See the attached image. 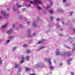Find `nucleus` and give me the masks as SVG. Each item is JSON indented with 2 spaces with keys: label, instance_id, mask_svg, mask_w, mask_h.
<instances>
[{
  "label": "nucleus",
  "instance_id": "f257e3e1",
  "mask_svg": "<svg viewBox=\"0 0 75 75\" xmlns=\"http://www.w3.org/2000/svg\"><path fill=\"white\" fill-rule=\"evenodd\" d=\"M66 54H67V56H70V55H71V52H67L66 53L65 52H60L59 51V49H57L56 50V54L57 55H61V56H64L66 55Z\"/></svg>",
  "mask_w": 75,
  "mask_h": 75
},
{
  "label": "nucleus",
  "instance_id": "f03ea898",
  "mask_svg": "<svg viewBox=\"0 0 75 75\" xmlns=\"http://www.w3.org/2000/svg\"><path fill=\"white\" fill-rule=\"evenodd\" d=\"M31 33V29H29L28 30V37L29 38H31V37H33V36H35V35H36V33H34L33 34V35H31L30 34V33Z\"/></svg>",
  "mask_w": 75,
  "mask_h": 75
},
{
  "label": "nucleus",
  "instance_id": "7ed1b4c3",
  "mask_svg": "<svg viewBox=\"0 0 75 75\" xmlns=\"http://www.w3.org/2000/svg\"><path fill=\"white\" fill-rule=\"evenodd\" d=\"M42 66H44V64L43 63H38L35 65V67H41Z\"/></svg>",
  "mask_w": 75,
  "mask_h": 75
},
{
  "label": "nucleus",
  "instance_id": "20e7f679",
  "mask_svg": "<svg viewBox=\"0 0 75 75\" xmlns=\"http://www.w3.org/2000/svg\"><path fill=\"white\" fill-rule=\"evenodd\" d=\"M7 33L8 34H10L11 33H13V29L12 28H11L10 29V30L7 31Z\"/></svg>",
  "mask_w": 75,
  "mask_h": 75
},
{
  "label": "nucleus",
  "instance_id": "39448f33",
  "mask_svg": "<svg viewBox=\"0 0 75 75\" xmlns=\"http://www.w3.org/2000/svg\"><path fill=\"white\" fill-rule=\"evenodd\" d=\"M22 60H21L20 64H23L24 61V55H22L21 57Z\"/></svg>",
  "mask_w": 75,
  "mask_h": 75
},
{
  "label": "nucleus",
  "instance_id": "423d86ee",
  "mask_svg": "<svg viewBox=\"0 0 75 75\" xmlns=\"http://www.w3.org/2000/svg\"><path fill=\"white\" fill-rule=\"evenodd\" d=\"M37 22L36 21H34L32 23V26L33 27H37Z\"/></svg>",
  "mask_w": 75,
  "mask_h": 75
},
{
  "label": "nucleus",
  "instance_id": "0eeeda50",
  "mask_svg": "<svg viewBox=\"0 0 75 75\" xmlns=\"http://www.w3.org/2000/svg\"><path fill=\"white\" fill-rule=\"evenodd\" d=\"M45 61H47L48 63H49V64H51V62H50L51 61L50 60V59L49 58H45Z\"/></svg>",
  "mask_w": 75,
  "mask_h": 75
},
{
  "label": "nucleus",
  "instance_id": "6e6552de",
  "mask_svg": "<svg viewBox=\"0 0 75 75\" xmlns=\"http://www.w3.org/2000/svg\"><path fill=\"white\" fill-rule=\"evenodd\" d=\"M15 6H16L17 8H20V7H23V5H20L19 4L17 3L15 5Z\"/></svg>",
  "mask_w": 75,
  "mask_h": 75
},
{
  "label": "nucleus",
  "instance_id": "1a4fd4ad",
  "mask_svg": "<svg viewBox=\"0 0 75 75\" xmlns=\"http://www.w3.org/2000/svg\"><path fill=\"white\" fill-rule=\"evenodd\" d=\"M1 14L5 16H8V14L6 13V11H3L1 12Z\"/></svg>",
  "mask_w": 75,
  "mask_h": 75
},
{
  "label": "nucleus",
  "instance_id": "9d476101",
  "mask_svg": "<svg viewBox=\"0 0 75 75\" xmlns=\"http://www.w3.org/2000/svg\"><path fill=\"white\" fill-rule=\"evenodd\" d=\"M57 12H62V13H64V10H62V9H57Z\"/></svg>",
  "mask_w": 75,
  "mask_h": 75
},
{
  "label": "nucleus",
  "instance_id": "9b49d317",
  "mask_svg": "<svg viewBox=\"0 0 75 75\" xmlns=\"http://www.w3.org/2000/svg\"><path fill=\"white\" fill-rule=\"evenodd\" d=\"M68 23H66V24L67 25H69L70 26V27L69 28L70 29H71L72 28V23H71L70 24H69V21H67Z\"/></svg>",
  "mask_w": 75,
  "mask_h": 75
},
{
  "label": "nucleus",
  "instance_id": "f8f14e48",
  "mask_svg": "<svg viewBox=\"0 0 75 75\" xmlns=\"http://www.w3.org/2000/svg\"><path fill=\"white\" fill-rule=\"evenodd\" d=\"M45 41V40H42L39 41L37 43L38 44H42V43H43V42H44Z\"/></svg>",
  "mask_w": 75,
  "mask_h": 75
},
{
  "label": "nucleus",
  "instance_id": "ddd939ff",
  "mask_svg": "<svg viewBox=\"0 0 75 75\" xmlns=\"http://www.w3.org/2000/svg\"><path fill=\"white\" fill-rule=\"evenodd\" d=\"M15 68L18 69L20 67V66H19V64H15Z\"/></svg>",
  "mask_w": 75,
  "mask_h": 75
},
{
  "label": "nucleus",
  "instance_id": "4468645a",
  "mask_svg": "<svg viewBox=\"0 0 75 75\" xmlns=\"http://www.w3.org/2000/svg\"><path fill=\"white\" fill-rule=\"evenodd\" d=\"M71 60H72V59H71V58H69V59L67 60V64H70V61H71Z\"/></svg>",
  "mask_w": 75,
  "mask_h": 75
},
{
  "label": "nucleus",
  "instance_id": "2eb2a0df",
  "mask_svg": "<svg viewBox=\"0 0 75 75\" xmlns=\"http://www.w3.org/2000/svg\"><path fill=\"white\" fill-rule=\"evenodd\" d=\"M31 70V69L28 68L27 67H25V71L26 72H28V71H30Z\"/></svg>",
  "mask_w": 75,
  "mask_h": 75
},
{
  "label": "nucleus",
  "instance_id": "dca6fc26",
  "mask_svg": "<svg viewBox=\"0 0 75 75\" xmlns=\"http://www.w3.org/2000/svg\"><path fill=\"white\" fill-rule=\"evenodd\" d=\"M38 0H33V2L35 4H37V1Z\"/></svg>",
  "mask_w": 75,
  "mask_h": 75
},
{
  "label": "nucleus",
  "instance_id": "f3484780",
  "mask_svg": "<svg viewBox=\"0 0 75 75\" xmlns=\"http://www.w3.org/2000/svg\"><path fill=\"white\" fill-rule=\"evenodd\" d=\"M7 24H6L4 25H3L2 26V28H5L6 27H7Z\"/></svg>",
  "mask_w": 75,
  "mask_h": 75
},
{
  "label": "nucleus",
  "instance_id": "a211bd4d",
  "mask_svg": "<svg viewBox=\"0 0 75 75\" xmlns=\"http://www.w3.org/2000/svg\"><path fill=\"white\" fill-rule=\"evenodd\" d=\"M29 57L28 56H26L25 57V59H26V60H28L29 59Z\"/></svg>",
  "mask_w": 75,
  "mask_h": 75
},
{
  "label": "nucleus",
  "instance_id": "6ab92c4d",
  "mask_svg": "<svg viewBox=\"0 0 75 75\" xmlns=\"http://www.w3.org/2000/svg\"><path fill=\"white\" fill-rule=\"evenodd\" d=\"M49 12L51 14H53V13H54V12L52 10H50L49 11Z\"/></svg>",
  "mask_w": 75,
  "mask_h": 75
},
{
  "label": "nucleus",
  "instance_id": "aec40b11",
  "mask_svg": "<svg viewBox=\"0 0 75 75\" xmlns=\"http://www.w3.org/2000/svg\"><path fill=\"white\" fill-rule=\"evenodd\" d=\"M50 19L51 21H53V20H54V17H52V16L50 17Z\"/></svg>",
  "mask_w": 75,
  "mask_h": 75
},
{
  "label": "nucleus",
  "instance_id": "412c9836",
  "mask_svg": "<svg viewBox=\"0 0 75 75\" xmlns=\"http://www.w3.org/2000/svg\"><path fill=\"white\" fill-rule=\"evenodd\" d=\"M27 46H28V45L26 44H24L23 45V47H24V48H26Z\"/></svg>",
  "mask_w": 75,
  "mask_h": 75
},
{
  "label": "nucleus",
  "instance_id": "4be33fe9",
  "mask_svg": "<svg viewBox=\"0 0 75 75\" xmlns=\"http://www.w3.org/2000/svg\"><path fill=\"white\" fill-rule=\"evenodd\" d=\"M14 38V36H10L9 37V39H11V38Z\"/></svg>",
  "mask_w": 75,
  "mask_h": 75
},
{
  "label": "nucleus",
  "instance_id": "5701e85b",
  "mask_svg": "<svg viewBox=\"0 0 75 75\" xmlns=\"http://www.w3.org/2000/svg\"><path fill=\"white\" fill-rule=\"evenodd\" d=\"M44 48V46H42L41 47H40L39 50H38V51H40V50H42V48Z\"/></svg>",
  "mask_w": 75,
  "mask_h": 75
},
{
  "label": "nucleus",
  "instance_id": "b1692460",
  "mask_svg": "<svg viewBox=\"0 0 75 75\" xmlns=\"http://www.w3.org/2000/svg\"><path fill=\"white\" fill-rule=\"evenodd\" d=\"M16 47H14L13 48L12 50V51H15V50H16Z\"/></svg>",
  "mask_w": 75,
  "mask_h": 75
},
{
  "label": "nucleus",
  "instance_id": "393cba45",
  "mask_svg": "<svg viewBox=\"0 0 75 75\" xmlns=\"http://www.w3.org/2000/svg\"><path fill=\"white\" fill-rule=\"evenodd\" d=\"M73 13V12H70L69 13V15H70V16H72V14Z\"/></svg>",
  "mask_w": 75,
  "mask_h": 75
},
{
  "label": "nucleus",
  "instance_id": "a878e982",
  "mask_svg": "<svg viewBox=\"0 0 75 75\" xmlns=\"http://www.w3.org/2000/svg\"><path fill=\"white\" fill-rule=\"evenodd\" d=\"M18 18L20 19H21V18H23V16H22L21 15H19L18 16Z\"/></svg>",
  "mask_w": 75,
  "mask_h": 75
},
{
  "label": "nucleus",
  "instance_id": "bb28decb",
  "mask_svg": "<svg viewBox=\"0 0 75 75\" xmlns=\"http://www.w3.org/2000/svg\"><path fill=\"white\" fill-rule=\"evenodd\" d=\"M50 8V6L47 5V8H46V10H48V8Z\"/></svg>",
  "mask_w": 75,
  "mask_h": 75
},
{
  "label": "nucleus",
  "instance_id": "cd10ccee",
  "mask_svg": "<svg viewBox=\"0 0 75 75\" xmlns=\"http://www.w3.org/2000/svg\"><path fill=\"white\" fill-rule=\"evenodd\" d=\"M18 69V72H20L21 71V69L20 68V67H19Z\"/></svg>",
  "mask_w": 75,
  "mask_h": 75
},
{
  "label": "nucleus",
  "instance_id": "c85d7f7f",
  "mask_svg": "<svg viewBox=\"0 0 75 75\" xmlns=\"http://www.w3.org/2000/svg\"><path fill=\"white\" fill-rule=\"evenodd\" d=\"M26 52L27 53H30V50H27L26 51Z\"/></svg>",
  "mask_w": 75,
  "mask_h": 75
},
{
  "label": "nucleus",
  "instance_id": "c756f323",
  "mask_svg": "<svg viewBox=\"0 0 75 75\" xmlns=\"http://www.w3.org/2000/svg\"><path fill=\"white\" fill-rule=\"evenodd\" d=\"M37 21H40V18H39L38 17H37Z\"/></svg>",
  "mask_w": 75,
  "mask_h": 75
},
{
  "label": "nucleus",
  "instance_id": "7c9ffc66",
  "mask_svg": "<svg viewBox=\"0 0 75 75\" xmlns=\"http://www.w3.org/2000/svg\"><path fill=\"white\" fill-rule=\"evenodd\" d=\"M37 8L38 10H41V8L40 7V6H38L37 7Z\"/></svg>",
  "mask_w": 75,
  "mask_h": 75
},
{
  "label": "nucleus",
  "instance_id": "2f4dec72",
  "mask_svg": "<svg viewBox=\"0 0 75 75\" xmlns=\"http://www.w3.org/2000/svg\"><path fill=\"white\" fill-rule=\"evenodd\" d=\"M56 27L57 28H59V25H56Z\"/></svg>",
  "mask_w": 75,
  "mask_h": 75
},
{
  "label": "nucleus",
  "instance_id": "473e14b6",
  "mask_svg": "<svg viewBox=\"0 0 75 75\" xmlns=\"http://www.w3.org/2000/svg\"><path fill=\"white\" fill-rule=\"evenodd\" d=\"M53 67H52V66L50 65V69H53Z\"/></svg>",
  "mask_w": 75,
  "mask_h": 75
},
{
  "label": "nucleus",
  "instance_id": "72a5a7b5",
  "mask_svg": "<svg viewBox=\"0 0 75 75\" xmlns=\"http://www.w3.org/2000/svg\"><path fill=\"white\" fill-rule=\"evenodd\" d=\"M10 41V40H7L6 41V43H8Z\"/></svg>",
  "mask_w": 75,
  "mask_h": 75
},
{
  "label": "nucleus",
  "instance_id": "f704fd0d",
  "mask_svg": "<svg viewBox=\"0 0 75 75\" xmlns=\"http://www.w3.org/2000/svg\"><path fill=\"white\" fill-rule=\"evenodd\" d=\"M75 29H73L72 30V33H75Z\"/></svg>",
  "mask_w": 75,
  "mask_h": 75
},
{
  "label": "nucleus",
  "instance_id": "c9c22d12",
  "mask_svg": "<svg viewBox=\"0 0 75 75\" xmlns=\"http://www.w3.org/2000/svg\"><path fill=\"white\" fill-rule=\"evenodd\" d=\"M25 21H28V19H27V17H25Z\"/></svg>",
  "mask_w": 75,
  "mask_h": 75
},
{
  "label": "nucleus",
  "instance_id": "e433bc0d",
  "mask_svg": "<svg viewBox=\"0 0 75 75\" xmlns=\"http://www.w3.org/2000/svg\"><path fill=\"white\" fill-rule=\"evenodd\" d=\"M65 6H66V7H67L68 6H69V5L68 4H65Z\"/></svg>",
  "mask_w": 75,
  "mask_h": 75
},
{
  "label": "nucleus",
  "instance_id": "4c0bfd02",
  "mask_svg": "<svg viewBox=\"0 0 75 75\" xmlns=\"http://www.w3.org/2000/svg\"><path fill=\"white\" fill-rule=\"evenodd\" d=\"M61 23L62 24V25H65V23H64V22L62 21V22Z\"/></svg>",
  "mask_w": 75,
  "mask_h": 75
},
{
  "label": "nucleus",
  "instance_id": "58836bf2",
  "mask_svg": "<svg viewBox=\"0 0 75 75\" xmlns=\"http://www.w3.org/2000/svg\"><path fill=\"white\" fill-rule=\"evenodd\" d=\"M2 64V61H1V58H0V65Z\"/></svg>",
  "mask_w": 75,
  "mask_h": 75
},
{
  "label": "nucleus",
  "instance_id": "ea45409f",
  "mask_svg": "<svg viewBox=\"0 0 75 75\" xmlns=\"http://www.w3.org/2000/svg\"><path fill=\"white\" fill-rule=\"evenodd\" d=\"M67 1V0H62L63 3H65Z\"/></svg>",
  "mask_w": 75,
  "mask_h": 75
},
{
  "label": "nucleus",
  "instance_id": "a19ab883",
  "mask_svg": "<svg viewBox=\"0 0 75 75\" xmlns=\"http://www.w3.org/2000/svg\"><path fill=\"white\" fill-rule=\"evenodd\" d=\"M13 11H16V8H13Z\"/></svg>",
  "mask_w": 75,
  "mask_h": 75
},
{
  "label": "nucleus",
  "instance_id": "79ce46f5",
  "mask_svg": "<svg viewBox=\"0 0 75 75\" xmlns=\"http://www.w3.org/2000/svg\"><path fill=\"white\" fill-rule=\"evenodd\" d=\"M71 75H74V74L72 72H71Z\"/></svg>",
  "mask_w": 75,
  "mask_h": 75
},
{
  "label": "nucleus",
  "instance_id": "37998d69",
  "mask_svg": "<svg viewBox=\"0 0 75 75\" xmlns=\"http://www.w3.org/2000/svg\"><path fill=\"white\" fill-rule=\"evenodd\" d=\"M53 4V3H52V2H51L50 4V6H52Z\"/></svg>",
  "mask_w": 75,
  "mask_h": 75
},
{
  "label": "nucleus",
  "instance_id": "c03bdc74",
  "mask_svg": "<svg viewBox=\"0 0 75 75\" xmlns=\"http://www.w3.org/2000/svg\"><path fill=\"white\" fill-rule=\"evenodd\" d=\"M72 47H75V43H74L72 45Z\"/></svg>",
  "mask_w": 75,
  "mask_h": 75
},
{
  "label": "nucleus",
  "instance_id": "a18cd8bd",
  "mask_svg": "<svg viewBox=\"0 0 75 75\" xmlns=\"http://www.w3.org/2000/svg\"><path fill=\"white\" fill-rule=\"evenodd\" d=\"M69 40H72V38H69Z\"/></svg>",
  "mask_w": 75,
  "mask_h": 75
},
{
  "label": "nucleus",
  "instance_id": "49530a36",
  "mask_svg": "<svg viewBox=\"0 0 75 75\" xmlns=\"http://www.w3.org/2000/svg\"><path fill=\"white\" fill-rule=\"evenodd\" d=\"M66 47L67 48H68V49H70V48L69 47L67 46H66Z\"/></svg>",
  "mask_w": 75,
  "mask_h": 75
},
{
  "label": "nucleus",
  "instance_id": "de8ad7c7",
  "mask_svg": "<svg viewBox=\"0 0 75 75\" xmlns=\"http://www.w3.org/2000/svg\"><path fill=\"white\" fill-rule=\"evenodd\" d=\"M31 1L30 2V4H34V3H33V2L32 1Z\"/></svg>",
  "mask_w": 75,
  "mask_h": 75
},
{
  "label": "nucleus",
  "instance_id": "09e8293b",
  "mask_svg": "<svg viewBox=\"0 0 75 75\" xmlns=\"http://www.w3.org/2000/svg\"><path fill=\"white\" fill-rule=\"evenodd\" d=\"M75 47H74L73 49H72V51H75Z\"/></svg>",
  "mask_w": 75,
  "mask_h": 75
},
{
  "label": "nucleus",
  "instance_id": "8fccbe9b",
  "mask_svg": "<svg viewBox=\"0 0 75 75\" xmlns=\"http://www.w3.org/2000/svg\"><path fill=\"white\" fill-rule=\"evenodd\" d=\"M30 5H31V4H29V5H27L26 6H27L28 7H29V6H30Z\"/></svg>",
  "mask_w": 75,
  "mask_h": 75
},
{
  "label": "nucleus",
  "instance_id": "3c124183",
  "mask_svg": "<svg viewBox=\"0 0 75 75\" xmlns=\"http://www.w3.org/2000/svg\"><path fill=\"white\" fill-rule=\"evenodd\" d=\"M61 21H64V18H62L61 19Z\"/></svg>",
  "mask_w": 75,
  "mask_h": 75
},
{
  "label": "nucleus",
  "instance_id": "603ef678",
  "mask_svg": "<svg viewBox=\"0 0 75 75\" xmlns=\"http://www.w3.org/2000/svg\"><path fill=\"white\" fill-rule=\"evenodd\" d=\"M27 24H30V22L29 21H28L27 23Z\"/></svg>",
  "mask_w": 75,
  "mask_h": 75
},
{
  "label": "nucleus",
  "instance_id": "864d4df0",
  "mask_svg": "<svg viewBox=\"0 0 75 75\" xmlns=\"http://www.w3.org/2000/svg\"><path fill=\"white\" fill-rule=\"evenodd\" d=\"M53 62H54V64H55V63H56V61H55V60H54Z\"/></svg>",
  "mask_w": 75,
  "mask_h": 75
},
{
  "label": "nucleus",
  "instance_id": "5fc2aeb1",
  "mask_svg": "<svg viewBox=\"0 0 75 75\" xmlns=\"http://www.w3.org/2000/svg\"><path fill=\"white\" fill-rule=\"evenodd\" d=\"M20 27L21 28H22L23 27H22V25H20Z\"/></svg>",
  "mask_w": 75,
  "mask_h": 75
},
{
  "label": "nucleus",
  "instance_id": "6e6d98bb",
  "mask_svg": "<svg viewBox=\"0 0 75 75\" xmlns=\"http://www.w3.org/2000/svg\"><path fill=\"white\" fill-rule=\"evenodd\" d=\"M25 11V8H23L22 10V11Z\"/></svg>",
  "mask_w": 75,
  "mask_h": 75
},
{
  "label": "nucleus",
  "instance_id": "4d7b16f0",
  "mask_svg": "<svg viewBox=\"0 0 75 75\" xmlns=\"http://www.w3.org/2000/svg\"><path fill=\"white\" fill-rule=\"evenodd\" d=\"M38 2L39 3H41V1H39Z\"/></svg>",
  "mask_w": 75,
  "mask_h": 75
},
{
  "label": "nucleus",
  "instance_id": "13d9d810",
  "mask_svg": "<svg viewBox=\"0 0 75 75\" xmlns=\"http://www.w3.org/2000/svg\"><path fill=\"white\" fill-rule=\"evenodd\" d=\"M59 36H62V35L60 33L59 34Z\"/></svg>",
  "mask_w": 75,
  "mask_h": 75
},
{
  "label": "nucleus",
  "instance_id": "bf43d9fd",
  "mask_svg": "<svg viewBox=\"0 0 75 75\" xmlns=\"http://www.w3.org/2000/svg\"><path fill=\"white\" fill-rule=\"evenodd\" d=\"M13 28H14V26H15V24H13Z\"/></svg>",
  "mask_w": 75,
  "mask_h": 75
},
{
  "label": "nucleus",
  "instance_id": "052dcab7",
  "mask_svg": "<svg viewBox=\"0 0 75 75\" xmlns=\"http://www.w3.org/2000/svg\"><path fill=\"white\" fill-rule=\"evenodd\" d=\"M7 10L9 11L10 10V9L9 8H7Z\"/></svg>",
  "mask_w": 75,
  "mask_h": 75
},
{
  "label": "nucleus",
  "instance_id": "680f3d73",
  "mask_svg": "<svg viewBox=\"0 0 75 75\" xmlns=\"http://www.w3.org/2000/svg\"><path fill=\"white\" fill-rule=\"evenodd\" d=\"M36 75V74H30V75Z\"/></svg>",
  "mask_w": 75,
  "mask_h": 75
},
{
  "label": "nucleus",
  "instance_id": "e2e57ef3",
  "mask_svg": "<svg viewBox=\"0 0 75 75\" xmlns=\"http://www.w3.org/2000/svg\"><path fill=\"white\" fill-rule=\"evenodd\" d=\"M56 20H57V21H59V18L57 19Z\"/></svg>",
  "mask_w": 75,
  "mask_h": 75
},
{
  "label": "nucleus",
  "instance_id": "0e129e2a",
  "mask_svg": "<svg viewBox=\"0 0 75 75\" xmlns=\"http://www.w3.org/2000/svg\"><path fill=\"white\" fill-rule=\"evenodd\" d=\"M49 31H45V33H48V32H49Z\"/></svg>",
  "mask_w": 75,
  "mask_h": 75
},
{
  "label": "nucleus",
  "instance_id": "69168bd1",
  "mask_svg": "<svg viewBox=\"0 0 75 75\" xmlns=\"http://www.w3.org/2000/svg\"><path fill=\"white\" fill-rule=\"evenodd\" d=\"M46 1H51V0H46Z\"/></svg>",
  "mask_w": 75,
  "mask_h": 75
},
{
  "label": "nucleus",
  "instance_id": "338daca9",
  "mask_svg": "<svg viewBox=\"0 0 75 75\" xmlns=\"http://www.w3.org/2000/svg\"><path fill=\"white\" fill-rule=\"evenodd\" d=\"M20 12H18V14H20Z\"/></svg>",
  "mask_w": 75,
  "mask_h": 75
},
{
  "label": "nucleus",
  "instance_id": "774afa93",
  "mask_svg": "<svg viewBox=\"0 0 75 75\" xmlns=\"http://www.w3.org/2000/svg\"><path fill=\"white\" fill-rule=\"evenodd\" d=\"M60 65H62V63H60Z\"/></svg>",
  "mask_w": 75,
  "mask_h": 75
}]
</instances>
